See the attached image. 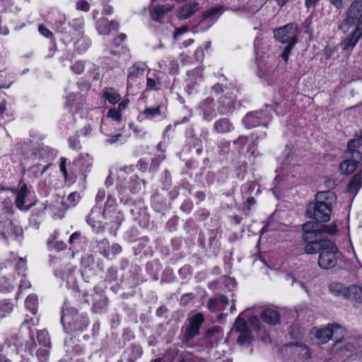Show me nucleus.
Listing matches in <instances>:
<instances>
[{
  "mask_svg": "<svg viewBox=\"0 0 362 362\" xmlns=\"http://www.w3.org/2000/svg\"><path fill=\"white\" fill-rule=\"evenodd\" d=\"M38 30L39 32L40 33V34H42V35H44L45 37H50L52 36V33L51 31H49L45 26H44L43 25H40L38 28Z\"/></svg>",
  "mask_w": 362,
  "mask_h": 362,
  "instance_id": "nucleus-60",
  "label": "nucleus"
},
{
  "mask_svg": "<svg viewBox=\"0 0 362 362\" xmlns=\"http://www.w3.org/2000/svg\"><path fill=\"white\" fill-rule=\"evenodd\" d=\"M37 340L40 346L51 348V341L48 332L43 329L37 332Z\"/></svg>",
  "mask_w": 362,
  "mask_h": 362,
  "instance_id": "nucleus-30",
  "label": "nucleus"
},
{
  "mask_svg": "<svg viewBox=\"0 0 362 362\" xmlns=\"http://www.w3.org/2000/svg\"><path fill=\"white\" fill-rule=\"evenodd\" d=\"M103 216L107 221L106 225L112 224L111 228L117 229L123 221V216L117 209L103 211Z\"/></svg>",
  "mask_w": 362,
  "mask_h": 362,
  "instance_id": "nucleus-14",
  "label": "nucleus"
},
{
  "mask_svg": "<svg viewBox=\"0 0 362 362\" xmlns=\"http://www.w3.org/2000/svg\"><path fill=\"white\" fill-rule=\"evenodd\" d=\"M143 113L145 115L146 118L151 119L160 115V106L146 108L144 110Z\"/></svg>",
  "mask_w": 362,
  "mask_h": 362,
  "instance_id": "nucleus-38",
  "label": "nucleus"
},
{
  "mask_svg": "<svg viewBox=\"0 0 362 362\" xmlns=\"http://www.w3.org/2000/svg\"><path fill=\"white\" fill-rule=\"evenodd\" d=\"M204 322L202 313H199L189 318V324L185 329L184 338L186 341H191L199 334L200 327Z\"/></svg>",
  "mask_w": 362,
  "mask_h": 362,
  "instance_id": "nucleus-9",
  "label": "nucleus"
},
{
  "mask_svg": "<svg viewBox=\"0 0 362 362\" xmlns=\"http://www.w3.org/2000/svg\"><path fill=\"white\" fill-rule=\"evenodd\" d=\"M69 146L74 150H78L81 148L80 141L78 136H74L69 139Z\"/></svg>",
  "mask_w": 362,
  "mask_h": 362,
  "instance_id": "nucleus-47",
  "label": "nucleus"
},
{
  "mask_svg": "<svg viewBox=\"0 0 362 362\" xmlns=\"http://www.w3.org/2000/svg\"><path fill=\"white\" fill-rule=\"evenodd\" d=\"M71 69L74 72L77 74H81L84 70V65L82 62H76L72 66Z\"/></svg>",
  "mask_w": 362,
  "mask_h": 362,
  "instance_id": "nucleus-55",
  "label": "nucleus"
},
{
  "mask_svg": "<svg viewBox=\"0 0 362 362\" xmlns=\"http://www.w3.org/2000/svg\"><path fill=\"white\" fill-rule=\"evenodd\" d=\"M294 45H292V44L287 45L286 47L284 48L283 52L281 54V57L284 62H287L289 55L291 54V52Z\"/></svg>",
  "mask_w": 362,
  "mask_h": 362,
  "instance_id": "nucleus-50",
  "label": "nucleus"
},
{
  "mask_svg": "<svg viewBox=\"0 0 362 362\" xmlns=\"http://www.w3.org/2000/svg\"><path fill=\"white\" fill-rule=\"evenodd\" d=\"M0 239L8 243L13 240L21 243L23 240V230L6 216H0Z\"/></svg>",
  "mask_w": 362,
  "mask_h": 362,
  "instance_id": "nucleus-5",
  "label": "nucleus"
},
{
  "mask_svg": "<svg viewBox=\"0 0 362 362\" xmlns=\"http://www.w3.org/2000/svg\"><path fill=\"white\" fill-rule=\"evenodd\" d=\"M94 262V257L90 254H86L81 258V264L84 267H90Z\"/></svg>",
  "mask_w": 362,
  "mask_h": 362,
  "instance_id": "nucleus-46",
  "label": "nucleus"
},
{
  "mask_svg": "<svg viewBox=\"0 0 362 362\" xmlns=\"http://www.w3.org/2000/svg\"><path fill=\"white\" fill-rule=\"evenodd\" d=\"M249 139L245 136H240L237 139L233 141V144L238 151H240L247 144Z\"/></svg>",
  "mask_w": 362,
  "mask_h": 362,
  "instance_id": "nucleus-40",
  "label": "nucleus"
},
{
  "mask_svg": "<svg viewBox=\"0 0 362 362\" xmlns=\"http://www.w3.org/2000/svg\"><path fill=\"white\" fill-rule=\"evenodd\" d=\"M223 13V8L221 6H214L204 11L202 13V18L200 21V24L202 25L209 20H210L211 22L207 23L205 28H202V30H205L209 28Z\"/></svg>",
  "mask_w": 362,
  "mask_h": 362,
  "instance_id": "nucleus-12",
  "label": "nucleus"
},
{
  "mask_svg": "<svg viewBox=\"0 0 362 362\" xmlns=\"http://www.w3.org/2000/svg\"><path fill=\"white\" fill-rule=\"evenodd\" d=\"M330 292L337 296H341L346 299V295L348 292V287L344 286L340 283H332L329 286Z\"/></svg>",
  "mask_w": 362,
  "mask_h": 362,
  "instance_id": "nucleus-28",
  "label": "nucleus"
},
{
  "mask_svg": "<svg viewBox=\"0 0 362 362\" xmlns=\"http://www.w3.org/2000/svg\"><path fill=\"white\" fill-rule=\"evenodd\" d=\"M302 238L306 243L305 252L309 255L319 254L318 266L322 269L334 268L338 260L339 252L337 246L330 240L320 237L318 233H307L302 235Z\"/></svg>",
  "mask_w": 362,
  "mask_h": 362,
  "instance_id": "nucleus-1",
  "label": "nucleus"
},
{
  "mask_svg": "<svg viewBox=\"0 0 362 362\" xmlns=\"http://www.w3.org/2000/svg\"><path fill=\"white\" fill-rule=\"evenodd\" d=\"M194 298V296L192 293H185L181 296L180 304L187 305Z\"/></svg>",
  "mask_w": 362,
  "mask_h": 362,
  "instance_id": "nucleus-52",
  "label": "nucleus"
},
{
  "mask_svg": "<svg viewBox=\"0 0 362 362\" xmlns=\"http://www.w3.org/2000/svg\"><path fill=\"white\" fill-rule=\"evenodd\" d=\"M286 346L288 347H292L293 349V354H300L301 357L303 358H310L309 349L306 345L299 343H289Z\"/></svg>",
  "mask_w": 362,
  "mask_h": 362,
  "instance_id": "nucleus-26",
  "label": "nucleus"
},
{
  "mask_svg": "<svg viewBox=\"0 0 362 362\" xmlns=\"http://www.w3.org/2000/svg\"><path fill=\"white\" fill-rule=\"evenodd\" d=\"M298 34V26L295 23H288L274 30V35L276 40L287 45H296Z\"/></svg>",
  "mask_w": 362,
  "mask_h": 362,
  "instance_id": "nucleus-6",
  "label": "nucleus"
},
{
  "mask_svg": "<svg viewBox=\"0 0 362 362\" xmlns=\"http://www.w3.org/2000/svg\"><path fill=\"white\" fill-rule=\"evenodd\" d=\"M76 9L88 12L90 10V4L86 0H80L76 3Z\"/></svg>",
  "mask_w": 362,
  "mask_h": 362,
  "instance_id": "nucleus-48",
  "label": "nucleus"
},
{
  "mask_svg": "<svg viewBox=\"0 0 362 362\" xmlns=\"http://www.w3.org/2000/svg\"><path fill=\"white\" fill-rule=\"evenodd\" d=\"M80 199V194L76 192H71L66 199L69 204L71 206H74Z\"/></svg>",
  "mask_w": 362,
  "mask_h": 362,
  "instance_id": "nucleus-42",
  "label": "nucleus"
},
{
  "mask_svg": "<svg viewBox=\"0 0 362 362\" xmlns=\"http://www.w3.org/2000/svg\"><path fill=\"white\" fill-rule=\"evenodd\" d=\"M50 348L40 346L36 352V356L39 362H47L49 359Z\"/></svg>",
  "mask_w": 362,
  "mask_h": 362,
  "instance_id": "nucleus-36",
  "label": "nucleus"
},
{
  "mask_svg": "<svg viewBox=\"0 0 362 362\" xmlns=\"http://www.w3.org/2000/svg\"><path fill=\"white\" fill-rule=\"evenodd\" d=\"M216 300H218L219 308L221 307H225L228 305L229 300L228 298L224 296V295H220L216 298Z\"/></svg>",
  "mask_w": 362,
  "mask_h": 362,
  "instance_id": "nucleus-58",
  "label": "nucleus"
},
{
  "mask_svg": "<svg viewBox=\"0 0 362 362\" xmlns=\"http://www.w3.org/2000/svg\"><path fill=\"white\" fill-rule=\"evenodd\" d=\"M105 197V192L104 189H100L95 197V201L97 204L102 202Z\"/></svg>",
  "mask_w": 362,
  "mask_h": 362,
  "instance_id": "nucleus-62",
  "label": "nucleus"
},
{
  "mask_svg": "<svg viewBox=\"0 0 362 362\" xmlns=\"http://www.w3.org/2000/svg\"><path fill=\"white\" fill-rule=\"evenodd\" d=\"M90 45V41L86 38H81L75 42V47L79 52H85Z\"/></svg>",
  "mask_w": 362,
  "mask_h": 362,
  "instance_id": "nucleus-37",
  "label": "nucleus"
},
{
  "mask_svg": "<svg viewBox=\"0 0 362 362\" xmlns=\"http://www.w3.org/2000/svg\"><path fill=\"white\" fill-rule=\"evenodd\" d=\"M47 245L50 250H55L56 251L64 250L66 245L62 240H58V233L54 232L47 240Z\"/></svg>",
  "mask_w": 362,
  "mask_h": 362,
  "instance_id": "nucleus-22",
  "label": "nucleus"
},
{
  "mask_svg": "<svg viewBox=\"0 0 362 362\" xmlns=\"http://www.w3.org/2000/svg\"><path fill=\"white\" fill-rule=\"evenodd\" d=\"M335 194L332 192H318L315 195V202L308 205L307 215L317 222H328L332 211V204L335 202Z\"/></svg>",
  "mask_w": 362,
  "mask_h": 362,
  "instance_id": "nucleus-2",
  "label": "nucleus"
},
{
  "mask_svg": "<svg viewBox=\"0 0 362 362\" xmlns=\"http://www.w3.org/2000/svg\"><path fill=\"white\" fill-rule=\"evenodd\" d=\"M103 97L111 104H116L121 99L119 93L112 88H105L103 90Z\"/></svg>",
  "mask_w": 362,
  "mask_h": 362,
  "instance_id": "nucleus-27",
  "label": "nucleus"
},
{
  "mask_svg": "<svg viewBox=\"0 0 362 362\" xmlns=\"http://www.w3.org/2000/svg\"><path fill=\"white\" fill-rule=\"evenodd\" d=\"M102 4L103 5V13L104 15H111L113 12V8L110 6L106 4L105 2H102Z\"/></svg>",
  "mask_w": 362,
  "mask_h": 362,
  "instance_id": "nucleus-64",
  "label": "nucleus"
},
{
  "mask_svg": "<svg viewBox=\"0 0 362 362\" xmlns=\"http://www.w3.org/2000/svg\"><path fill=\"white\" fill-rule=\"evenodd\" d=\"M28 186L25 183H23L18 191L16 192L15 204L18 209L23 211H28L32 206V204H25V198L29 193Z\"/></svg>",
  "mask_w": 362,
  "mask_h": 362,
  "instance_id": "nucleus-15",
  "label": "nucleus"
},
{
  "mask_svg": "<svg viewBox=\"0 0 362 362\" xmlns=\"http://www.w3.org/2000/svg\"><path fill=\"white\" fill-rule=\"evenodd\" d=\"M236 95L233 92H227L218 99V110L221 115L231 114L235 107Z\"/></svg>",
  "mask_w": 362,
  "mask_h": 362,
  "instance_id": "nucleus-10",
  "label": "nucleus"
},
{
  "mask_svg": "<svg viewBox=\"0 0 362 362\" xmlns=\"http://www.w3.org/2000/svg\"><path fill=\"white\" fill-rule=\"evenodd\" d=\"M117 278V270L116 268L110 267L108 269L105 279L109 282L116 281Z\"/></svg>",
  "mask_w": 362,
  "mask_h": 362,
  "instance_id": "nucleus-44",
  "label": "nucleus"
},
{
  "mask_svg": "<svg viewBox=\"0 0 362 362\" xmlns=\"http://www.w3.org/2000/svg\"><path fill=\"white\" fill-rule=\"evenodd\" d=\"M195 358L191 353H182L177 359V362H194Z\"/></svg>",
  "mask_w": 362,
  "mask_h": 362,
  "instance_id": "nucleus-45",
  "label": "nucleus"
},
{
  "mask_svg": "<svg viewBox=\"0 0 362 362\" xmlns=\"http://www.w3.org/2000/svg\"><path fill=\"white\" fill-rule=\"evenodd\" d=\"M37 297L35 295H29L25 300V307L29 309L33 314H35L37 312Z\"/></svg>",
  "mask_w": 362,
  "mask_h": 362,
  "instance_id": "nucleus-34",
  "label": "nucleus"
},
{
  "mask_svg": "<svg viewBox=\"0 0 362 362\" xmlns=\"http://www.w3.org/2000/svg\"><path fill=\"white\" fill-rule=\"evenodd\" d=\"M81 235L79 232L74 233L69 238V242L71 245L76 243V240H79Z\"/></svg>",
  "mask_w": 362,
  "mask_h": 362,
  "instance_id": "nucleus-63",
  "label": "nucleus"
},
{
  "mask_svg": "<svg viewBox=\"0 0 362 362\" xmlns=\"http://www.w3.org/2000/svg\"><path fill=\"white\" fill-rule=\"evenodd\" d=\"M247 330L250 329L248 327L246 321L240 316H238L234 322L233 327L231 329L230 332L233 333V332H235L240 333Z\"/></svg>",
  "mask_w": 362,
  "mask_h": 362,
  "instance_id": "nucleus-29",
  "label": "nucleus"
},
{
  "mask_svg": "<svg viewBox=\"0 0 362 362\" xmlns=\"http://www.w3.org/2000/svg\"><path fill=\"white\" fill-rule=\"evenodd\" d=\"M214 129L218 134H224L232 131L233 129V126L228 119L222 118L214 123Z\"/></svg>",
  "mask_w": 362,
  "mask_h": 362,
  "instance_id": "nucleus-21",
  "label": "nucleus"
},
{
  "mask_svg": "<svg viewBox=\"0 0 362 362\" xmlns=\"http://www.w3.org/2000/svg\"><path fill=\"white\" fill-rule=\"evenodd\" d=\"M108 305L106 298L100 299L93 305L92 310L95 313H101L105 310Z\"/></svg>",
  "mask_w": 362,
  "mask_h": 362,
  "instance_id": "nucleus-35",
  "label": "nucleus"
},
{
  "mask_svg": "<svg viewBox=\"0 0 362 362\" xmlns=\"http://www.w3.org/2000/svg\"><path fill=\"white\" fill-rule=\"evenodd\" d=\"M270 119L271 117L267 110H261L247 114L243 122L247 128H252L259 125L266 126Z\"/></svg>",
  "mask_w": 362,
  "mask_h": 362,
  "instance_id": "nucleus-8",
  "label": "nucleus"
},
{
  "mask_svg": "<svg viewBox=\"0 0 362 362\" xmlns=\"http://www.w3.org/2000/svg\"><path fill=\"white\" fill-rule=\"evenodd\" d=\"M346 299H350L358 303H362V288L356 285H352L348 287Z\"/></svg>",
  "mask_w": 362,
  "mask_h": 362,
  "instance_id": "nucleus-24",
  "label": "nucleus"
},
{
  "mask_svg": "<svg viewBox=\"0 0 362 362\" xmlns=\"http://www.w3.org/2000/svg\"><path fill=\"white\" fill-rule=\"evenodd\" d=\"M261 317L264 322L272 325L280 322V314L271 308L264 309L262 313Z\"/></svg>",
  "mask_w": 362,
  "mask_h": 362,
  "instance_id": "nucleus-19",
  "label": "nucleus"
},
{
  "mask_svg": "<svg viewBox=\"0 0 362 362\" xmlns=\"http://www.w3.org/2000/svg\"><path fill=\"white\" fill-rule=\"evenodd\" d=\"M97 247L99 252L107 259H111V254L110 252V244L107 238L99 240L97 243Z\"/></svg>",
  "mask_w": 362,
  "mask_h": 362,
  "instance_id": "nucleus-31",
  "label": "nucleus"
},
{
  "mask_svg": "<svg viewBox=\"0 0 362 362\" xmlns=\"http://www.w3.org/2000/svg\"><path fill=\"white\" fill-rule=\"evenodd\" d=\"M362 187V176L361 173L354 175L348 185L347 191L353 196H356Z\"/></svg>",
  "mask_w": 362,
  "mask_h": 362,
  "instance_id": "nucleus-20",
  "label": "nucleus"
},
{
  "mask_svg": "<svg viewBox=\"0 0 362 362\" xmlns=\"http://www.w3.org/2000/svg\"><path fill=\"white\" fill-rule=\"evenodd\" d=\"M112 209H117V200L115 198L108 197L107 199L105 204L103 211H108V210H112Z\"/></svg>",
  "mask_w": 362,
  "mask_h": 362,
  "instance_id": "nucleus-43",
  "label": "nucleus"
},
{
  "mask_svg": "<svg viewBox=\"0 0 362 362\" xmlns=\"http://www.w3.org/2000/svg\"><path fill=\"white\" fill-rule=\"evenodd\" d=\"M199 109L205 120L211 121L216 115L214 99L207 98L199 105Z\"/></svg>",
  "mask_w": 362,
  "mask_h": 362,
  "instance_id": "nucleus-13",
  "label": "nucleus"
},
{
  "mask_svg": "<svg viewBox=\"0 0 362 362\" xmlns=\"http://www.w3.org/2000/svg\"><path fill=\"white\" fill-rule=\"evenodd\" d=\"M12 310V305L10 303H2L0 301V319L5 317Z\"/></svg>",
  "mask_w": 362,
  "mask_h": 362,
  "instance_id": "nucleus-39",
  "label": "nucleus"
},
{
  "mask_svg": "<svg viewBox=\"0 0 362 362\" xmlns=\"http://www.w3.org/2000/svg\"><path fill=\"white\" fill-rule=\"evenodd\" d=\"M107 136H108V138L106 139L105 142L108 144H114L117 143L120 139V138L122 137V135L120 133L114 135L109 134Z\"/></svg>",
  "mask_w": 362,
  "mask_h": 362,
  "instance_id": "nucleus-53",
  "label": "nucleus"
},
{
  "mask_svg": "<svg viewBox=\"0 0 362 362\" xmlns=\"http://www.w3.org/2000/svg\"><path fill=\"white\" fill-rule=\"evenodd\" d=\"M25 266H26L25 260L22 257L18 258V262L16 264V269L17 270H23L25 268Z\"/></svg>",
  "mask_w": 362,
  "mask_h": 362,
  "instance_id": "nucleus-61",
  "label": "nucleus"
},
{
  "mask_svg": "<svg viewBox=\"0 0 362 362\" xmlns=\"http://www.w3.org/2000/svg\"><path fill=\"white\" fill-rule=\"evenodd\" d=\"M61 322L67 333L83 332L88 325L86 314L78 313L74 308L66 305L62 310Z\"/></svg>",
  "mask_w": 362,
  "mask_h": 362,
  "instance_id": "nucleus-3",
  "label": "nucleus"
},
{
  "mask_svg": "<svg viewBox=\"0 0 362 362\" xmlns=\"http://www.w3.org/2000/svg\"><path fill=\"white\" fill-rule=\"evenodd\" d=\"M188 31L189 28L187 26H182L181 28H177L174 33L173 37L174 39L177 40L180 35L187 33Z\"/></svg>",
  "mask_w": 362,
  "mask_h": 362,
  "instance_id": "nucleus-59",
  "label": "nucleus"
},
{
  "mask_svg": "<svg viewBox=\"0 0 362 362\" xmlns=\"http://www.w3.org/2000/svg\"><path fill=\"white\" fill-rule=\"evenodd\" d=\"M330 330L332 333L331 339L334 341L331 349L333 354H343L344 352H351L354 350L355 344L353 340L345 338L346 335L345 328L337 324H330Z\"/></svg>",
  "mask_w": 362,
  "mask_h": 362,
  "instance_id": "nucleus-4",
  "label": "nucleus"
},
{
  "mask_svg": "<svg viewBox=\"0 0 362 362\" xmlns=\"http://www.w3.org/2000/svg\"><path fill=\"white\" fill-rule=\"evenodd\" d=\"M147 66L143 62H136L128 69L127 86H132L137 79L141 77Z\"/></svg>",
  "mask_w": 362,
  "mask_h": 362,
  "instance_id": "nucleus-11",
  "label": "nucleus"
},
{
  "mask_svg": "<svg viewBox=\"0 0 362 362\" xmlns=\"http://www.w3.org/2000/svg\"><path fill=\"white\" fill-rule=\"evenodd\" d=\"M96 28L100 34L108 35L111 30H118L119 24L116 21H109L105 18H101L96 22Z\"/></svg>",
  "mask_w": 362,
  "mask_h": 362,
  "instance_id": "nucleus-16",
  "label": "nucleus"
},
{
  "mask_svg": "<svg viewBox=\"0 0 362 362\" xmlns=\"http://www.w3.org/2000/svg\"><path fill=\"white\" fill-rule=\"evenodd\" d=\"M208 309L210 311L214 312L219 308L218 300H216V298H211L209 299L206 305Z\"/></svg>",
  "mask_w": 362,
  "mask_h": 362,
  "instance_id": "nucleus-49",
  "label": "nucleus"
},
{
  "mask_svg": "<svg viewBox=\"0 0 362 362\" xmlns=\"http://www.w3.org/2000/svg\"><path fill=\"white\" fill-rule=\"evenodd\" d=\"M17 260L16 257L13 253L9 255V257L4 259L0 262V269L1 271L7 272L13 269L14 262Z\"/></svg>",
  "mask_w": 362,
  "mask_h": 362,
  "instance_id": "nucleus-32",
  "label": "nucleus"
},
{
  "mask_svg": "<svg viewBox=\"0 0 362 362\" xmlns=\"http://www.w3.org/2000/svg\"><path fill=\"white\" fill-rule=\"evenodd\" d=\"M107 117L112 118L116 122H120L122 119V115L120 111L115 108H111L109 110L107 114Z\"/></svg>",
  "mask_w": 362,
  "mask_h": 362,
  "instance_id": "nucleus-41",
  "label": "nucleus"
},
{
  "mask_svg": "<svg viewBox=\"0 0 362 362\" xmlns=\"http://www.w3.org/2000/svg\"><path fill=\"white\" fill-rule=\"evenodd\" d=\"M145 183L144 180L140 179L136 175H134L129 182L128 188L132 193L136 194L143 189Z\"/></svg>",
  "mask_w": 362,
  "mask_h": 362,
  "instance_id": "nucleus-25",
  "label": "nucleus"
},
{
  "mask_svg": "<svg viewBox=\"0 0 362 362\" xmlns=\"http://www.w3.org/2000/svg\"><path fill=\"white\" fill-rule=\"evenodd\" d=\"M252 341L253 337L250 330L240 332L238 337L237 338V342L240 345L250 344Z\"/></svg>",
  "mask_w": 362,
  "mask_h": 362,
  "instance_id": "nucleus-33",
  "label": "nucleus"
},
{
  "mask_svg": "<svg viewBox=\"0 0 362 362\" xmlns=\"http://www.w3.org/2000/svg\"><path fill=\"white\" fill-rule=\"evenodd\" d=\"M110 250H111V259L114 257H115L117 255L119 254L122 252V247L115 243L113 244L111 247L110 248Z\"/></svg>",
  "mask_w": 362,
  "mask_h": 362,
  "instance_id": "nucleus-57",
  "label": "nucleus"
},
{
  "mask_svg": "<svg viewBox=\"0 0 362 362\" xmlns=\"http://www.w3.org/2000/svg\"><path fill=\"white\" fill-rule=\"evenodd\" d=\"M160 84V82L158 78L154 79L148 77L146 79V86L148 88H153V89H158V86Z\"/></svg>",
  "mask_w": 362,
  "mask_h": 362,
  "instance_id": "nucleus-51",
  "label": "nucleus"
},
{
  "mask_svg": "<svg viewBox=\"0 0 362 362\" xmlns=\"http://www.w3.org/2000/svg\"><path fill=\"white\" fill-rule=\"evenodd\" d=\"M314 334L318 343L324 344L327 342L332 337L330 324H328L325 328L315 329Z\"/></svg>",
  "mask_w": 362,
  "mask_h": 362,
  "instance_id": "nucleus-23",
  "label": "nucleus"
},
{
  "mask_svg": "<svg viewBox=\"0 0 362 362\" xmlns=\"http://www.w3.org/2000/svg\"><path fill=\"white\" fill-rule=\"evenodd\" d=\"M173 8L174 6L169 4L163 6H152L150 8V15L152 20L159 22L165 14L171 11Z\"/></svg>",
  "mask_w": 362,
  "mask_h": 362,
  "instance_id": "nucleus-17",
  "label": "nucleus"
},
{
  "mask_svg": "<svg viewBox=\"0 0 362 362\" xmlns=\"http://www.w3.org/2000/svg\"><path fill=\"white\" fill-rule=\"evenodd\" d=\"M303 235L307 233H318L320 237L323 238V233H328L330 235L334 234L337 231V227L334 223L330 225H321L315 221H308L304 223L302 226Z\"/></svg>",
  "mask_w": 362,
  "mask_h": 362,
  "instance_id": "nucleus-7",
  "label": "nucleus"
},
{
  "mask_svg": "<svg viewBox=\"0 0 362 362\" xmlns=\"http://www.w3.org/2000/svg\"><path fill=\"white\" fill-rule=\"evenodd\" d=\"M66 161H67V160L66 158L62 157L60 158V164H59L60 171L62 172L64 177L66 180L67 179V177H68V173H67L66 168Z\"/></svg>",
  "mask_w": 362,
  "mask_h": 362,
  "instance_id": "nucleus-54",
  "label": "nucleus"
},
{
  "mask_svg": "<svg viewBox=\"0 0 362 362\" xmlns=\"http://www.w3.org/2000/svg\"><path fill=\"white\" fill-rule=\"evenodd\" d=\"M71 341H72V339H70L69 341L66 340L64 341V346L67 347L66 351L76 352V353L80 352L81 351V348L78 345H76V346H73L71 349L69 347L70 346L69 344Z\"/></svg>",
  "mask_w": 362,
  "mask_h": 362,
  "instance_id": "nucleus-56",
  "label": "nucleus"
},
{
  "mask_svg": "<svg viewBox=\"0 0 362 362\" xmlns=\"http://www.w3.org/2000/svg\"><path fill=\"white\" fill-rule=\"evenodd\" d=\"M199 8L197 2L186 4L180 7L177 11V16L180 20H185L190 18Z\"/></svg>",
  "mask_w": 362,
  "mask_h": 362,
  "instance_id": "nucleus-18",
  "label": "nucleus"
}]
</instances>
